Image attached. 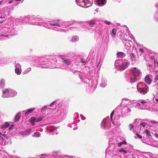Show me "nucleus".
Returning <instances> with one entry per match:
<instances>
[{"label":"nucleus","mask_w":158,"mask_h":158,"mask_svg":"<svg viewBox=\"0 0 158 158\" xmlns=\"http://www.w3.org/2000/svg\"><path fill=\"white\" fill-rule=\"evenodd\" d=\"M21 18V21L24 20L25 22H28L33 25H40L41 26H42L47 28H52L56 31H62L64 30L60 28V22L59 20L49 21L48 23H42L41 19L39 18H31V19L27 17Z\"/></svg>","instance_id":"nucleus-1"},{"label":"nucleus","mask_w":158,"mask_h":158,"mask_svg":"<svg viewBox=\"0 0 158 158\" xmlns=\"http://www.w3.org/2000/svg\"><path fill=\"white\" fill-rule=\"evenodd\" d=\"M129 64L127 60H118L115 62V65L120 70H123L127 67Z\"/></svg>","instance_id":"nucleus-2"},{"label":"nucleus","mask_w":158,"mask_h":158,"mask_svg":"<svg viewBox=\"0 0 158 158\" xmlns=\"http://www.w3.org/2000/svg\"><path fill=\"white\" fill-rule=\"evenodd\" d=\"M44 59L40 58V59L35 60V63H40L42 65L41 67L45 68H53L54 67L52 65L47 64L48 61L46 60H44Z\"/></svg>","instance_id":"nucleus-3"},{"label":"nucleus","mask_w":158,"mask_h":158,"mask_svg":"<svg viewBox=\"0 0 158 158\" xmlns=\"http://www.w3.org/2000/svg\"><path fill=\"white\" fill-rule=\"evenodd\" d=\"M4 31L5 33L9 34V35H14L18 34L17 29H16L14 26L11 28L5 27L4 28Z\"/></svg>","instance_id":"nucleus-4"},{"label":"nucleus","mask_w":158,"mask_h":158,"mask_svg":"<svg viewBox=\"0 0 158 158\" xmlns=\"http://www.w3.org/2000/svg\"><path fill=\"white\" fill-rule=\"evenodd\" d=\"M140 103H137L136 107L139 109H147V103L145 100H141L140 102Z\"/></svg>","instance_id":"nucleus-5"},{"label":"nucleus","mask_w":158,"mask_h":158,"mask_svg":"<svg viewBox=\"0 0 158 158\" xmlns=\"http://www.w3.org/2000/svg\"><path fill=\"white\" fill-rule=\"evenodd\" d=\"M67 107H66L64 104L61 105L60 107L57 112V114L59 115L63 116L67 110Z\"/></svg>","instance_id":"nucleus-6"},{"label":"nucleus","mask_w":158,"mask_h":158,"mask_svg":"<svg viewBox=\"0 0 158 158\" xmlns=\"http://www.w3.org/2000/svg\"><path fill=\"white\" fill-rule=\"evenodd\" d=\"M138 91L140 93L145 94L148 92V88L147 86H146L145 87L138 88Z\"/></svg>","instance_id":"nucleus-7"},{"label":"nucleus","mask_w":158,"mask_h":158,"mask_svg":"<svg viewBox=\"0 0 158 158\" xmlns=\"http://www.w3.org/2000/svg\"><path fill=\"white\" fill-rule=\"evenodd\" d=\"M47 130L48 131L52 133V135L54 134H57V133H56V129L53 126H48L47 128Z\"/></svg>","instance_id":"nucleus-8"},{"label":"nucleus","mask_w":158,"mask_h":158,"mask_svg":"<svg viewBox=\"0 0 158 158\" xmlns=\"http://www.w3.org/2000/svg\"><path fill=\"white\" fill-rule=\"evenodd\" d=\"M88 0H76V2L77 4L81 6L84 7L85 6L86 2Z\"/></svg>","instance_id":"nucleus-9"},{"label":"nucleus","mask_w":158,"mask_h":158,"mask_svg":"<svg viewBox=\"0 0 158 158\" xmlns=\"http://www.w3.org/2000/svg\"><path fill=\"white\" fill-rule=\"evenodd\" d=\"M131 72L135 77L139 75L140 73V70L136 68H132L131 70Z\"/></svg>","instance_id":"nucleus-10"},{"label":"nucleus","mask_w":158,"mask_h":158,"mask_svg":"<svg viewBox=\"0 0 158 158\" xmlns=\"http://www.w3.org/2000/svg\"><path fill=\"white\" fill-rule=\"evenodd\" d=\"M88 88L89 89V90L91 92L94 91V90L96 88V85H94L93 86V82L92 81H89L88 82Z\"/></svg>","instance_id":"nucleus-11"},{"label":"nucleus","mask_w":158,"mask_h":158,"mask_svg":"<svg viewBox=\"0 0 158 158\" xmlns=\"http://www.w3.org/2000/svg\"><path fill=\"white\" fill-rule=\"evenodd\" d=\"M61 58L62 61L66 65H69L71 62L70 59H68L67 58L64 56H61Z\"/></svg>","instance_id":"nucleus-12"},{"label":"nucleus","mask_w":158,"mask_h":158,"mask_svg":"<svg viewBox=\"0 0 158 158\" xmlns=\"http://www.w3.org/2000/svg\"><path fill=\"white\" fill-rule=\"evenodd\" d=\"M9 88L6 89L2 91V97L4 98L9 97Z\"/></svg>","instance_id":"nucleus-13"},{"label":"nucleus","mask_w":158,"mask_h":158,"mask_svg":"<svg viewBox=\"0 0 158 158\" xmlns=\"http://www.w3.org/2000/svg\"><path fill=\"white\" fill-rule=\"evenodd\" d=\"M71 25V23L69 22H60V25L61 27H66Z\"/></svg>","instance_id":"nucleus-14"},{"label":"nucleus","mask_w":158,"mask_h":158,"mask_svg":"<svg viewBox=\"0 0 158 158\" xmlns=\"http://www.w3.org/2000/svg\"><path fill=\"white\" fill-rule=\"evenodd\" d=\"M97 3L98 6H102L106 4V0H97Z\"/></svg>","instance_id":"nucleus-15"},{"label":"nucleus","mask_w":158,"mask_h":158,"mask_svg":"<svg viewBox=\"0 0 158 158\" xmlns=\"http://www.w3.org/2000/svg\"><path fill=\"white\" fill-rule=\"evenodd\" d=\"M9 97H13L17 95V92L14 89L9 88Z\"/></svg>","instance_id":"nucleus-16"},{"label":"nucleus","mask_w":158,"mask_h":158,"mask_svg":"<svg viewBox=\"0 0 158 158\" xmlns=\"http://www.w3.org/2000/svg\"><path fill=\"white\" fill-rule=\"evenodd\" d=\"M101 126L102 128L104 129H107L108 128L106 124V118H104L102 121L101 123Z\"/></svg>","instance_id":"nucleus-17"},{"label":"nucleus","mask_w":158,"mask_h":158,"mask_svg":"<svg viewBox=\"0 0 158 158\" xmlns=\"http://www.w3.org/2000/svg\"><path fill=\"white\" fill-rule=\"evenodd\" d=\"M122 103L126 106L130 105L131 104V101L127 98H124L123 99Z\"/></svg>","instance_id":"nucleus-18"},{"label":"nucleus","mask_w":158,"mask_h":158,"mask_svg":"<svg viewBox=\"0 0 158 158\" xmlns=\"http://www.w3.org/2000/svg\"><path fill=\"white\" fill-rule=\"evenodd\" d=\"M106 80L105 77H103L102 79V83L100 84V86L102 87H104L106 85Z\"/></svg>","instance_id":"nucleus-19"},{"label":"nucleus","mask_w":158,"mask_h":158,"mask_svg":"<svg viewBox=\"0 0 158 158\" xmlns=\"http://www.w3.org/2000/svg\"><path fill=\"white\" fill-rule=\"evenodd\" d=\"M103 59L101 58H100L99 60L97 59L96 61V64L98 68L99 67V69H100V67L101 66L102 64Z\"/></svg>","instance_id":"nucleus-20"},{"label":"nucleus","mask_w":158,"mask_h":158,"mask_svg":"<svg viewBox=\"0 0 158 158\" xmlns=\"http://www.w3.org/2000/svg\"><path fill=\"white\" fill-rule=\"evenodd\" d=\"M31 131V129H28L26 130L25 131L22 132V134L23 135V137H25L28 135L29 134H30Z\"/></svg>","instance_id":"nucleus-21"},{"label":"nucleus","mask_w":158,"mask_h":158,"mask_svg":"<svg viewBox=\"0 0 158 158\" xmlns=\"http://www.w3.org/2000/svg\"><path fill=\"white\" fill-rule=\"evenodd\" d=\"M35 110L34 108H30L28 109L27 110L24 111L23 112H25L24 115L27 116L28 114Z\"/></svg>","instance_id":"nucleus-22"},{"label":"nucleus","mask_w":158,"mask_h":158,"mask_svg":"<svg viewBox=\"0 0 158 158\" xmlns=\"http://www.w3.org/2000/svg\"><path fill=\"white\" fill-rule=\"evenodd\" d=\"M126 56V54L122 52H119L117 53V56L118 58H123Z\"/></svg>","instance_id":"nucleus-23"},{"label":"nucleus","mask_w":158,"mask_h":158,"mask_svg":"<svg viewBox=\"0 0 158 158\" xmlns=\"http://www.w3.org/2000/svg\"><path fill=\"white\" fill-rule=\"evenodd\" d=\"M145 82L148 84H150L152 81V80L149 78V76L148 75H147L145 78Z\"/></svg>","instance_id":"nucleus-24"},{"label":"nucleus","mask_w":158,"mask_h":158,"mask_svg":"<svg viewBox=\"0 0 158 158\" xmlns=\"http://www.w3.org/2000/svg\"><path fill=\"white\" fill-rule=\"evenodd\" d=\"M29 121L31 123L32 126H34L35 125V122H36V118L34 117H31L29 120Z\"/></svg>","instance_id":"nucleus-25"},{"label":"nucleus","mask_w":158,"mask_h":158,"mask_svg":"<svg viewBox=\"0 0 158 158\" xmlns=\"http://www.w3.org/2000/svg\"><path fill=\"white\" fill-rule=\"evenodd\" d=\"M131 111V109L127 106H125L122 110L123 112L126 113L130 112Z\"/></svg>","instance_id":"nucleus-26"},{"label":"nucleus","mask_w":158,"mask_h":158,"mask_svg":"<svg viewBox=\"0 0 158 158\" xmlns=\"http://www.w3.org/2000/svg\"><path fill=\"white\" fill-rule=\"evenodd\" d=\"M10 124L8 122H6L4 123L1 126L2 129H6L9 127Z\"/></svg>","instance_id":"nucleus-27"},{"label":"nucleus","mask_w":158,"mask_h":158,"mask_svg":"<svg viewBox=\"0 0 158 158\" xmlns=\"http://www.w3.org/2000/svg\"><path fill=\"white\" fill-rule=\"evenodd\" d=\"M88 24L91 27H93V26L96 24V21L95 20L93 19L90 20L87 22Z\"/></svg>","instance_id":"nucleus-28"},{"label":"nucleus","mask_w":158,"mask_h":158,"mask_svg":"<svg viewBox=\"0 0 158 158\" xmlns=\"http://www.w3.org/2000/svg\"><path fill=\"white\" fill-rule=\"evenodd\" d=\"M20 117V113H18L15 116V121L17 122L19 120Z\"/></svg>","instance_id":"nucleus-29"},{"label":"nucleus","mask_w":158,"mask_h":158,"mask_svg":"<svg viewBox=\"0 0 158 158\" xmlns=\"http://www.w3.org/2000/svg\"><path fill=\"white\" fill-rule=\"evenodd\" d=\"M5 86V81L3 79H2L0 81V87L1 88H3Z\"/></svg>","instance_id":"nucleus-30"},{"label":"nucleus","mask_w":158,"mask_h":158,"mask_svg":"<svg viewBox=\"0 0 158 158\" xmlns=\"http://www.w3.org/2000/svg\"><path fill=\"white\" fill-rule=\"evenodd\" d=\"M117 30L116 28H114L112 29L111 32V35L112 37L114 36L116 34Z\"/></svg>","instance_id":"nucleus-31"},{"label":"nucleus","mask_w":158,"mask_h":158,"mask_svg":"<svg viewBox=\"0 0 158 158\" xmlns=\"http://www.w3.org/2000/svg\"><path fill=\"white\" fill-rule=\"evenodd\" d=\"M15 73L17 75L20 74L21 73V72H22V70H21V69L15 68Z\"/></svg>","instance_id":"nucleus-32"},{"label":"nucleus","mask_w":158,"mask_h":158,"mask_svg":"<svg viewBox=\"0 0 158 158\" xmlns=\"http://www.w3.org/2000/svg\"><path fill=\"white\" fill-rule=\"evenodd\" d=\"M31 70V68H28L24 72H23V74H26L28 73Z\"/></svg>","instance_id":"nucleus-33"},{"label":"nucleus","mask_w":158,"mask_h":158,"mask_svg":"<svg viewBox=\"0 0 158 158\" xmlns=\"http://www.w3.org/2000/svg\"><path fill=\"white\" fill-rule=\"evenodd\" d=\"M144 132L146 133V135L149 138H150L151 136L150 135V132L148 130H144Z\"/></svg>","instance_id":"nucleus-34"},{"label":"nucleus","mask_w":158,"mask_h":158,"mask_svg":"<svg viewBox=\"0 0 158 158\" xmlns=\"http://www.w3.org/2000/svg\"><path fill=\"white\" fill-rule=\"evenodd\" d=\"M127 143V142L124 140H123V141L118 143V146L119 147H120L121 146L122 144H126Z\"/></svg>","instance_id":"nucleus-35"},{"label":"nucleus","mask_w":158,"mask_h":158,"mask_svg":"<svg viewBox=\"0 0 158 158\" xmlns=\"http://www.w3.org/2000/svg\"><path fill=\"white\" fill-rule=\"evenodd\" d=\"M40 135L41 134L40 132H37L34 133V135L35 137H38L40 136Z\"/></svg>","instance_id":"nucleus-36"},{"label":"nucleus","mask_w":158,"mask_h":158,"mask_svg":"<svg viewBox=\"0 0 158 158\" xmlns=\"http://www.w3.org/2000/svg\"><path fill=\"white\" fill-rule=\"evenodd\" d=\"M87 1L86 2V4H85V6H86V7H89L92 5V4L93 3L92 2H89V0Z\"/></svg>","instance_id":"nucleus-37"},{"label":"nucleus","mask_w":158,"mask_h":158,"mask_svg":"<svg viewBox=\"0 0 158 158\" xmlns=\"http://www.w3.org/2000/svg\"><path fill=\"white\" fill-rule=\"evenodd\" d=\"M72 40L73 42H76L79 39V38L78 36H75L73 37L72 38Z\"/></svg>","instance_id":"nucleus-38"},{"label":"nucleus","mask_w":158,"mask_h":158,"mask_svg":"<svg viewBox=\"0 0 158 158\" xmlns=\"http://www.w3.org/2000/svg\"><path fill=\"white\" fill-rule=\"evenodd\" d=\"M43 118V116H40L36 118V122H39L42 120Z\"/></svg>","instance_id":"nucleus-39"},{"label":"nucleus","mask_w":158,"mask_h":158,"mask_svg":"<svg viewBox=\"0 0 158 158\" xmlns=\"http://www.w3.org/2000/svg\"><path fill=\"white\" fill-rule=\"evenodd\" d=\"M130 57L132 60H134L135 59V56L133 53H131L130 55Z\"/></svg>","instance_id":"nucleus-40"},{"label":"nucleus","mask_w":158,"mask_h":158,"mask_svg":"<svg viewBox=\"0 0 158 158\" xmlns=\"http://www.w3.org/2000/svg\"><path fill=\"white\" fill-rule=\"evenodd\" d=\"M15 68L21 69V66L20 64L17 63L15 64Z\"/></svg>","instance_id":"nucleus-41"},{"label":"nucleus","mask_w":158,"mask_h":158,"mask_svg":"<svg viewBox=\"0 0 158 158\" xmlns=\"http://www.w3.org/2000/svg\"><path fill=\"white\" fill-rule=\"evenodd\" d=\"M148 125V124L145 123H141L139 126L141 127L142 126H143V127H144L146 126H147Z\"/></svg>","instance_id":"nucleus-42"},{"label":"nucleus","mask_w":158,"mask_h":158,"mask_svg":"<svg viewBox=\"0 0 158 158\" xmlns=\"http://www.w3.org/2000/svg\"><path fill=\"white\" fill-rule=\"evenodd\" d=\"M130 82L131 83H132L134 82L135 81H136V79L135 78H130Z\"/></svg>","instance_id":"nucleus-43"},{"label":"nucleus","mask_w":158,"mask_h":158,"mask_svg":"<svg viewBox=\"0 0 158 158\" xmlns=\"http://www.w3.org/2000/svg\"><path fill=\"white\" fill-rule=\"evenodd\" d=\"M78 117V114L77 113H74L73 115V117L74 118H76Z\"/></svg>","instance_id":"nucleus-44"},{"label":"nucleus","mask_w":158,"mask_h":158,"mask_svg":"<svg viewBox=\"0 0 158 158\" xmlns=\"http://www.w3.org/2000/svg\"><path fill=\"white\" fill-rule=\"evenodd\" d=\"M81 62L82 63V64L85 65L86 63L85 61L83 59H81L80 60Z\"/></svg>","instance_id":"nucleus-45"},{"label":"nucleus","mask_w":158,"mask_h":158,"mask_svg":"<svg viewBox=\"0 0 158 158\" xmlns=\"http://www.w3.org/2000/svg\"><path fill=\"white\" fill-rule=\"evenodd\" d=\"M123 152L125 154L131 153V152L129 151H127L126 150H123Z\"/></svg>","instance_id":"nucleus-46"},{"label":"nucleus","mask_w":158,"mask_h":158,"mask_svg":"<svg viewBox=\"0 0 158 158\" xmlns=\"http://www.w3.org/2000/svg\"><path fill=\"white\" fill-rule=\"evenodd\" d=\"M133 127V125L132 124H131L129 125V128L130 130H131L132 129Z\"/></svg>","instance_id":"nucleus-47"},{"label":"nucleus","mask_w":158,"mask_h":158,"mask_svg":"<svg viewBox=\"0 0 158 158\" xmlns=\"http://www.w3.org/2000/svg\"><path fill=\"white\" fill-rule=\"evenodd\" d=\"M47 156L45 155H42L40 158H47Z\"/></svg>","instance_id":"nucleus-48"},{"label":"nucleus","mask_w":158,"mask_h":158,"mask_svg":"<svg viewBox=\"0 0 158 158\" xmlns=\"http://www.w3.org/2000/svg\"><path fill=\"white\" fill-rule=\"evenodd\" d=\"M104 23L108 25H110L111 24V22L109 21L105 20L104 21Z\"/></svg>","instance_id":"nucleus-49"},{"label":"nucleus","mask_w":158,"mask_h":158,"mask_svg":"<svg viewBox=\"0 0 158 158\" xmlns=\"http://www.w3.org/2000/svg\"><path fill=\"white\" fill-rule=\"evenodd\" d=\"M114 113V111H113L111 112V113L110 114V117L111 119V120L112 119V117H113Z\"/></svg>","instance_id":"nucleus-50"},{"label":"nucleus","mask_w":158,"mask_h":158,"mask_svg":"<svg viewBox=\"0 0 158 158\" xmlns=\"http://www.w3.org/2000/svg\"><path fill=\"white\" fill-rule=\"evenodd\" d=\"M155 81H157L158 80V75H156L155 76Z\"/></svg>","instance_id":"nucleus-51"},{"label":"nucleus","mask_w":158,"mask_h":158,"mask_svg":"<svg viewBox=\"0 0 158 158\" xmlns=\"http://www.w3.org/2000/svg\"><path fill=\"white\" fill-rule=\"evenodd\" d=\"M56 102V101L53 102H52L49 105L50 106H52V105H54L55 102Z\"/></svg>","instance_id":"nucleus-52"},{"label":"nucleus","mask_w":158,"mask_h":158,"mask_svg":"<svg viewBox=\"0 0 158 158\" xmlns=\"http://www.w3.org/2000/svg\"><path fill=\"white\" fill-rule=\"evenodd\" d=\"M139 51L141 53H143V49L142 48H140L139 49Z\"/></svg>","instance_id":"nucleus-53"},{"label":"nucleus","mask_w":158,"mask_h":158,"mask_svg":"<svg viewBox=\"0 0 158 158\" xmlns=\"http://www.w3.org/2000/svg\"><path fill=\"white\" fill-rule=\"evenodd\" d=\"M76 124L75 123H73L71 126V127H76Z\"/></svg>","instance_id":"nucleus-54"},{"label":"nucleus","mask_w":158,"mask_h":158,"mask_svg":"<svg viewBox=\"0 0 158 158\" xmlns=\"http://www.w3.org/2000/svg\"><path fill=\"white\" fill-rule=\"evenodd\" d=\"M81 116L82 120H84L85 119V117L83 116L82 115H81Z\"/></svg>","instance_id":"nucleus-55"},{"label":"nucleus","mask_w":158,"mask_h":158,"mask_svg":"<svg viewBox=\"0 0 158 158\" xmlns=\"http://www.w3.org/2000/svg\"><path fill=\"white\" fill-rule=\"evenodd\" d=\"M136 135L139 138H142V137L141 136V135H139L138 134H136Z\"/></svg>","instance_id":"nucleus-56"},{"label":"nucleus","mask_w":158,"mask_h":158,"mask_svg":"<svg viewBox=\"0 0 158 158\" xmlns=\"http://www.w3.org/2000/svg\"><path fill=\"white\" fill-rule=\"evenodd\" d=\"M0 135H3L5 137H7V136L6 135L3 134H2L1 132H0Z\"/></svg>","instance_id":"nucleus-57"},{"label":"nucleus","mask_w":158,"mask_h":158,"mask_svg":"<svg viewBox=\"0 0 158 158\" xmlns=\"http://www.w3.org/2000/svg\"><path fill=\"white\" fill-rule=\"evenodd\" d=\"M151 123H157L158 122H155V121L152 120L151 121Z\"/></svg>","instance_id":"nucleus-58"},{"label":"nucleus","mask_w":158,"mask_h":158,"mask_svg":"<svg viewBox=\"0 0 158 158\" xmlns=\"http://www.w3.org/2000/svg\"><path fill=\"white\" fill-rule=\"evenodd\" d=\"M155 6L157 8H158V2L156 3Z\"/></svg>","instance_id":"nucleus-59"},{"label":"nucleus","mask_w":158,"mask_h":158,"mask_svg":"<svg viewBox=\"0 0 158 158\" xmlns=\"http://www.w3.org/2000/svg\"><path fill=\"white\" fill-rule=\"evenodd\" d=\"M155 137H156V138H158V134L156 133H155Z\"/></svg>","instance_id":"nucleus-60"},{"label":"nucleus","mask_w":158,"mask_h":158,"mask_svg":"<svg viewBox=\"0 0 158 158\" xmlns=\"http://www.w3.org/2000/svg\"><path fill=\"white\" fill-rule=\"evenodd\" d=\"M47 108V106H44L42 109V110H44V109H45L46 108Z\"/></svg>","instance_id":"nucleus-61"},{"label":"nucleus","mask_w":158,"mask_h":158,"mask_svg":"<svg viewBox=\"0 0 158 158\" xmlns=\"http://www.w3.org/2000/svg\"><path fill=\"white\" fill-rule=\"evenodd\" d=\"M12 127H10L9 128V131H10V130H11V129H12Z\"/></svg>","instance_id":"nucleus-62"},{"label":"nucleus","mask_w":158,"mask_h":158,"mask_svg":"<svg viewBox=\"0 0 158 158\" xmlns=\"http://www.w3.org/2000/svg\"><path fill=\"white\" fill-rule=\"evenodd\" d=\"M0 18L2 19V14L1 13H0Z\"/></svg>","instance_id":"nucleus-63"},{"label":"nucleus","mask_w":158,"mask_h":158,"mask_svg":"<svg viewBox=\"0 0 158 158\" xmlns=\"http://www.w3.org/2000/svg\"><path fill=\"white\" fill-rule=\"evenodd\" d=\"M155 16L157 17L158 16V12L156 14Z\"/></svg>","instance_id":"nucleus-64"}]
</instances>
